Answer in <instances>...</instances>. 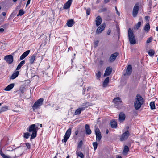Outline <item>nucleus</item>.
<instances>
[{"label": "nucleus", "instance_id": "nucleus-16", "mask_svg": "<svg viewBox=\"0 0 158 158\" xmlns=\"http://www.w3.org/2000/svg\"><path fill=\"white\" fill-rule=\"evenodd\" d=\"M95 133L96 138H101L102 136L100 130L98 128H96L95 130Z\"/></svg>", "mask_w": 158, "mask_h": 158}, {"label": "nucleus", "instance_id": "nucleus-27", "mask_svg": "<svg viewBox=\"0 0 158 158\" xmlns=\"http://www.w3.org/2000/svg\"><path fill=\"white\" fill-rule=\"evenodd\" d=\"M74 24V21L73 19H71L68 21L66 24L69 27H71Z\"/></svg>", "mask_w": 158, "mask_h": 158}, {"label": "nucleus", "instance_id": "nucleus-59", "mask_svg": "<svg viewBox=\"0 0 158 158\" xmlns=\"http://www.w3.org/2000/svg\"><path fill=\"white\" fill-rule=\"evenodd\" d=\"M2 15L5 16L6 15V13L5 12H3L2 13Z\"/></svg>", "mask_w": 158, "mask_h": 158}, {"label": "nucleus", "instance_id": "nucleus-2", "mask_svg": "<svg viewBox=\"0 0 158 158\" xmlns=\"http://www.w3.org/2000/svg\"><path fill=\"white\" fill-rule=\"evenodd\" d=\"M143 103V99L141 96L139 94L137 95L134 102V106L136 110L139 109L142 105Z\"/></svg>", "mask_w": 158, "mask_h": 158}, {"label": "nucleus", "instance_id": "nucleus-10", "mask_svg": "<svg viewBox=\"0 0 158 158\" xmlns=\"http://www.w3.org/2000/svg\"><path fill=\"white\" fill-rule=\"evenodd\" d=\"M37 54H34L29 57V61L30 64H32L35 60H36Z\"/></svg>", "mask_w": 158, "mask_h": 158}, {"label": "nucleus", "instance_id": "nucleus-39", "mask_svg": "<svg viewBox=\"0 0 158 158\" xmlns=\"http://www.w3.org/2000/svg\"><path fill=\"white\" fill-rule=\"evenodd\" d=\"M141 22H138L137 24L135 25V27L137 29H138L139 27H140L141 24Z\"/></svg>", "mask_w": 158, "mask_h": 158}, {"label": "nucleus", "instance_id": "nucleus-13", "mask_svg": "<svg viewBox=\"0 0 158 158\" xmlns=\"http://www.w3.org/2000/svg\"><path fill=\"white\" fill-rule=\"evenodd\" d=\"M73 0H68L67 2L64 4L63 8L64 9H67L69 8Z\"/></svg>", "mask_w": 158, "mask_h": 158}, {"label": "nucleus", "instance_id": "nucleus-30", "mask_svg": "<svg viewBox=\"0 0 158 158\" xmlns=\"http://www.w3.org/2000/svg\"><path fill=\"white\" fill-rule=\"evenodd\" d=\"M76 154L77 156L80 157L81 158H84V156L83 154L81 152H76Z\"/></svg>", "mask_w": 158, "mask_h": 158}, {"label": "nucleus", "instance_id": "nucleus-8", "mask_svg": "<svg viewBox=\"0 0 158 158\" xmlns=\"http://www.w3.org/2000/svg\"><path fill=\"white\" fill-rule=\"evenodd\" d=\"M132 67L131 65H128L126 69V72L124 74V75H130L132 72Z\"/></svg>", "mask_w": 158, "mask_h": 158}, {"label": "nucleus", "instance_id": "nucleus-55", "mask_svg": "<svg viewBox=\"0 0 158 158\" xmlns=\"http://www.w3.org/2000/svg\"><path fill=\"white\" fill-rule=\"evenodd\" d=\"M99 63L100 64H103V61H102V60H100L99 61Z\"/></svg>", "mask_w": 158, "mask_h": 158}, {"label": "nucleus", "instance_id": "nucleus-47", "mask_svg": "<svg viewBox=\"0 0 158 158\" xmlns=\"http://www.w3.org/2000/svg\"><path fill=\"white\" fill-rule=\"evenodd\" d=\"M115 10L116 11V14L118 15V16H119L120 15V13L117 10V7H116V6L115 7Z\"/></svg>", "mask_w": 158, "mask_h": 158}, {"label": "nucleus", "instance_id": "nucleus-19", "mask_svg": "<svg viewBox=\"0 0 158 158\" xmlns=\"http://www.w3.org/2000/svg\"><path fill=\"white\" fill-rule=\"evenodd\" d=\"M14 83L10 84L5 88L4 90L6 91H10L14 87Z\"/></svg>", "mask_w": 158, "mask_h": 158}, {"label": "nucleus", "instance_id": "nucleus-54", "mask_svg": "<svg viewBox=\"0 0 158 158\" xmlns=\"http://www.w3.org/2000/svg\"><path fill=\"white\" fill-rule=\"evenodd\" d=\"M4 31V30L3 28H0V32H3Z\"/></svg>", "mask_w": 158, "mask_h": 158}, {"label": "nucleus", "instance_id": "nucleus-34", "mask_svg": "<svg viewBox=\"0 0 158 158\" xmlns=\"http://www.w3.org/2000/svg\"><path fill=\"white\" fill-rule=\"evenodd\" d=\"M101 75V73L100 71H98L96 73V76L97 79H99Z\"/></svg>", "mask_w": 158, "mask_h": 158}, {"label": "nucleus", "instance_id": "nucleus-60", "mask_svg": "<svg viewBox=\"0 0 158 158\" xmlns=\"http://www.w3.org/2000/svg\"><path fill=\"white\" fill-rule=\"evenodd\" d=\"M101 0H97V1H96V3H99V2Z\"/></svg>", "mask_w": 158, "mask_h": 158}, {"label": "nucleus", "instance_id": "nucleus-48", "mask_svg": "<svg viewBox=\"0 0 158 158\" xmlns=\"http://www.w3.org/2000/svg\"><path fill=\"white\" fill-rule=\"evenodd\" d=\"M99 41H96L94 42V44L95 45V47H96L98 46V43Z\"/></svg>", "mask_w": 158, "mask_h": 158}, {"label": "nucleus", "instance_id": "nucleus-6", "mask_svg": "<svg viewBox=\"0 0 158 158\" xmlns=\"http://www.w3.org/2000/svg\"><path fill=\"white\" fill-rule=\"evenodd\" d=\"M106 27L105 23H103L99 27L96 31V33L99 34L101 33L104 29Z\"/></svg>", "mask_w": 158, "mask_h": 158}, {"label": "nucleus", "instance_id": "nucleus-51", "mask_svg": "<svg viewBox=\"0 0 158 158\" xmlns=\"http://www.w3.org/2000/svg\"><path fill=\"white\" fill-rule=\"evenodd\" d=\"M110 32H111V30L110 29H109L108 30V31H107V34L109 35L110 34Z\"/></svg>", "mask_w": 158, "mask_h": 158}, {"label": "nucleus", "instance_id": "nucleus-62", "mask_svg": "<svg viewBox=\"0 0 158 158\" xmlns=\"http://www.w3.org/2000/svg\"><path fill=\"white\" fill-rule=\"evenodd\" d=\"M124 139H120V140H121V141H123L124 140Z\"/></svg>", "mask_w": 158, "mask_h": 158}, {"label": "nucleus", "instance_id": "nucleus-40", "mask_svg": "<svg viewBox=\"0 0 158 158\" xmlns=\"http://www.w3.org/2000/svg\"><path fill=\"white\" fill-rule=\"evenodd\" d=\"M152 41V38L151 37L149 38L146 41V43H149Z\"/></svg>", "mask_w": 158, "mask_h": 158}, {"label": "nucleus", "instance_id": "nucleus-52", "mask_svg": "<svg viewBox=\"0 0 158 158\" xmlns=\"http://www.w3.org/2000/svg\"><path fill=\"white\" fill-rule=\"evenodd\" d=\"M30 1H31V0H28V1H27V4H26V6H27V5H28L29 4H30Z\"/></svg>", "mask_w": 158, "mask_h": 158}, {"label": "nucleus", "instance_id": "nucleus-25", "mask_svg": "<svg viewBox=\"0 0 158 158\" xmlns=\"http://www.w3.org/2000/svg\"><path fill=\"white\" fill-rule=\"evenodd\" d=\"M19 72L16 71L15 73H13L10 77V79H14L16 78L18 76L19 74Z\"/></svg>", "mask_w": 158, "mask_h": 158}, {"label": "nucleus", "instance_id": "nucleus-45", "mask_svg": "<svg viewBox=\"0 0 158 158\" xmlns=\"http://www.w3.org/2000/svg\"><path fill=\"white\" fill-rule=\"evenodd\" d=\"M86 14L88 15H89L90 14V9H87L86 11Z\"/></svg>", "mask_w": 158, "mask_h": 158}, {"label": "nucleus", "instance_id": "nucleus-61", "mask_svg": "<svg viewBox=\"0 0 158 158\" xmlns=\"http://www.w3.org/2000/svg\"><path fill=\"white\" fill-rule=\"evenodd\" d=\"M156 30L158 31V26H157L156 27Z\"/></svg>", "mask_w": 158, "mask_h": 158}, {"label": "nucleus", "instance_id": "nucleus-24", "mask_svg": "<svg viewBox=\"0 0 158 158\" xmlns=\"http://www.w3.org/2000/svg\"><path fill=\"white\" fill-rule=\"evenodd\" d=\"M111 126L112 128H116L117 125L116 122L114 120H112L110 122Z\"/></svg>", "mask_w": 158, "mask_h": 158}, {"label": "nucleus", "instance_id": "nucleus-44", "mask_svg": "<svg viewBox=\"0 0 158 158\" xmlns=\"http://www.w3.org/2000/svg\"><path fill=\"white\" fill-rule=\"evenodd\" d=\"M38 58L39 59V62H40L43 60V56H40L38 57Z\"/></svg>", "mask_w": 158, "mask_h": 158}, {"label": "nucleus", "instance_id": "nucleus-12", "mask_svg": "<svg viewBox=\"0 0 158 158\" xmlns=\"http://www.w3.org/2000/svg\"><path fill=\"white\" fill-rule=\"evenodd\" d=\"M112 70V69L110 67H107L104 76H107L111 74Z\"/></svg>", "mask_w": 158, "mask_h": 158}, {"label": "nucleus", "instance_id": "nucleus-14", "mask_svg": "<svg viewBox=\"0 0 158 158\" xmlns=\"http://www.w3.org/2000/svg\"><path fill=\"white\" fill-rule=\"evenodd\" d=\"M102 18L100 16L97 17L95 20L96 25V26L98 27L102 23Z\"/></svg>", "mask_w": 158, "mask_h": 158}, {"label": "nucleus", "instance_id": "nucleus-57", "mask_svg": "<svg viewBox=\"0 0 158 158\" xmlns=\"http://www.w3.org/2000/svg\"><path fill=\"white\" fill-rule=\"evenodd\" d=\"M110 0H104V2L106 3H107L109 2Z\"/></svg>", "mask_w": 158, "mask_h": 158}, {"label": "nucleus", "instance_id": "nucleus-21", "mask_svg": "<svg viewBox=\"0 0 158 158\" xmlns=\"http://www.w3.org/2000/svg\"><path fill=\"white\" fill-rule=\"evenodd\" d=\"M125 118V114L123 113H121L119 115V120L120 122L124 120Z\"/></svg>", "mask_w": 158, "mask_h": 158}, {"label": "nucleus", "instance_id": "nucleus-31", "mask_svg": "<svg viewBox=\"0 0 158 158\" xmlns=\"http://www.w3.org/2000/svg\"><path fill=\"white\" fill-rule=\"evenodd\" d=\"M25 90V89L23 87H20L19 89L20 93H19V94H22Z\"/></svg>", "mask_w": 158, "mask_h": 158}, {"label": "nucleus", "instance_id": "nucleus-26", "mask_svg": "<svg viewBox=\"0 0 158 158\" xmlns=\"http://www.w3.org/2000/svg\"><path fill=\"white\" fill-rule=\"evenodd\" d=\"M109 77H107L105 79L103 83V87H105L107 86V84L109 82Z\"/></svg>", "mask_w": 158, "mask_h": 158}, {"label": "nucleus", "instance_id": "nucleus-46", "mask_svg": "<svg viewBox=\"0 0 158 158\" xmlns=\"http://www.w3.org/2000/svg\"><path fill=\"white\" fill-rule=\"evenodd\" d=\"M21 66L19 64L16 68L17 70H19L21 68Z\"/></svg>", "mask_w": 158, "mask_h": 158}, {"label": "nucleus", "instance_id": "nucleus-56", "mask_svg": "<svg viewBox=\"0 0 158 158\" xmlns=\"http://www.w3.org/2000/svg\"><path fill=\"white\" fill-rule=\"evenodd\" d=\"M78 133V131L77 130L75 132V134L76 135H77Z\"/></svg>", "mask_w": 158, "mask_h": 158}, {"label": "nucleus", "instance_id": "nucleus-15", "mask_svg": "<svg viewBox=\"0 0 158 158\" xmlns=\"http://www.w3.org/2000/svg\"><path fill=\"white\" fill-rule=\"evenodd\" d=\"M30 52V50H28L24 52L20 56V60H22L27 57L29 54Z\"/></svg>", "mask_w": 158, "mask_h": 158}, {"label": "nucleus", "instance_id": "nucleus-50", "mask_svg": "<svg viewBox=\"0 0 158 158\" xmlns=\"http://www.w3.org/2000/svg\"><path fill=\"white\" fill-rule=\"evenodd\" d=\"M2 45L1 46V48H3L4 47L6 46V44H2Z\"/></svg>", "mask_w": 158, "mask_h": 158}, {"label": "nucleus", "instance_id": "nucleus-1", "mask_svg": "<svg viewBox=\"0 0 158 158\" xmlns=\"http://www.w3.org/2000/svg\"><path fill=\"white\" fill-rule=\"evenodd\" d=\"M37 130L36 125L35 124L31 125L27 129V132L24 133L23 137L25 138H28L31 136L30 138H34L36 137Z\"/></svg>", "mask_w": 158, "mask_h": 158}, {"label": "nucleus", "instance_id": "nucleus-63", "mask_svg": "<svg viewBox=\"0 0 158 158\" xmlns=\"http://www.w3.org/2000/svg\"><path fill=\"white\" fill-rule=\"evenodd\" d=\"M106 134H108V130H106Z\"/></svg>", "mask_w": 158, "mask_h": 158}, {"label": "nucleus", "instance_id": "nucleus-53", "mask_svg": "<svg viewBox=\"0 0 158 158\" xmlns=\"http://www.w3.org/2000/svg\"><path fill=\"white\" fill-rule=\"evenodd\" d=\"M68 52L69 51V50H73V48L71 47H70L68 48Z\"/></svg>", "mask_w": 158, "mask_h": 158}, {"label": "nucleus", "instance_id": "nucleus-33", "mask_svg": "<svg viewBox=\"0 0 158 158\" xmlns=\"http://www.w3.org/2000/svg\"><path fill=\"white\" fill-rule=\"evenodd\" d=\"M151 108L152 109H154L155 108V103L153 102H152L150 104Z\"/></svg>", "mask_w": 158, "mask_h": 158}, {"label": "nucleus", "instance_id": "nucleus-42", "mask_svg": "<svg viewBox=\"0 0 158 158\" xmlns=\"http://www.w3.org/2000/svg\"><path fill=\"white\" fill-rule=\"evenodd\" d=\"M25 61L24 60H23L21 61L19 64L22 67L23 65H24L25 64Z\"/></svg>", "mask_w": 158, "mask_h": 158}, {"label": "nucleus", "instance_id": "nucleus-41", "mask_svg": "<svg viewBox=\"0 0 158 158\" xmlns=\"http://www.w3.org/2000/svg\"><path fill=\"white\" fill-rule=\"evenodd\" d=\"M25 61L24 60H23L21 61L19 64L22 67L23 65H24L25 64Z\"/></svg>", "mask_w": 158, "mask_h": 158}, {"label": "nucleus", "instance_id": "nucleus-49", "mask_svg": "<svg viewBox=\"0 0 158 158\" xmlns=\"http://www.w3.org/2000/svg\"><path fill=\"white\" fill-rule=\"evenodd\" d=\"M68 139H63L62 142L63 143H66Z\"/></svg>", "mask_w": 158, "mask_h": 158}, {"label": "nucleus", "instance_id": "nucleus-35", "mask_svg": "<svg viewBox=\"0 0 158 158\" xmlns=\"http://www.w3.org/2000/svg\"><path fill=\"white\" fill-rule=\"evenodd\" d=\"M0 154L2 157L3 158H10V157L6 156L5 154L3 153L2 151H0Z\"/></svg>", "mask_w": 158, "mask_h": 158}, {"label": "nucleus", "instance_id": "nucleus-18", "mask_svg": "<svg viewBox=\"0 0 158 158\" xmlns=\"http://www.w3.org/2000/svg\"><path fill=\"white\" fill-rule=\"evenodd\" d=\"M85 107H81L79 108L78 109H77L75 112V115H79L81 114V112L82 111H83L85 110Z\"/></svg>", "mask_w": 158, "mask_h": 158}, {"label": "nucleus", "instance_id": "nucleus-22", "mask_svg": "<svg viewBox=\"0 0 158 158\" xmlns=\"http://www.w3.org/2000/svg\"><path fill=\"white\" fill-rule=\"evenodd\" d=\"M129 135V132L128 131H126L125 132L123 133L122 135L121 138H127Z\"/></svg>", "mask_w": 158, "mask_h": 158}, {"label": "nucleus", "instance_id": "nucleus-17", "mask_svg": "<svg viewBox=\"0 0 158 158\" xmlns=\"http://www.w3.org/2000/svg\"><path fill=\"white\" fill-rule=\"evenodd\" d=\"M85 132L88 135H90L91 133V131L89 125L87 124L85 125Z\"/></svg>", "mask_w": 158, "mask_h": 158}, {"label": "nucleus", "instance_id": "nucleus-58", "mask_svg": "<svg viewBox=\"0 0 158 158\" xmlns=\"http://www.w3.org/2000/svg\"><path fill=\"white\" fill-rule=\"evenodd\" d=\"M116 158H122L121 156H117Z\"/></svg>", "mask_w": 158, "mask_h": 158}, {"label": "nucleus", "instance_id": "nucleus-5", "mask_svg": "<svg viewBox=\"0 0 158 158\" xmlns=\"http://www.w3.org/2000/svg\"><path fill=\"white\" fill-rule=\"evenodd\" d=\"M139 9V5L138 4H136L134 6L132 12V15L134 17L137 16Z\"/></svg>", "mask_w": 158, "mask_h": 158}, {"label": "nucleus", "instance_id": "nucleus-23", "mask_svg": "<svg viewBox=\"0 0 158 158\" xmlns=\"http://www.w3.org/2000/svg\"><path fill=\"white\" fill-rule=\"evenodd\" d=\"M129 151V148L128 146L125 145L124 146V150L123 152V154L124 155H127L128 154Z\"/></svg>", "mask_w": 158, "mask_h": 158}, {"label": "nucleus", "instance_id": "nucleus-38", "mask_svg": "<svg viewBox=\"0 0 158 158\" xmlns=\"http://www.w3.org/2000/svg\"><path fill=\"white\" fill-rule=\"evenodd\" d=\"M83 144V141L82 140H81L78 143L77 147L79 148H81Z\"/></svg>", "mask_w": 158, "mask_h": 158}, {"label": "nucleus", "instance_id": "nucleus-32", "mask_svg": "<svg viewBox=\"0 0 158 158\" xmlns=\"http://www.w3.org/2000/svg\"><path fill=\"white\" fill-rule=\"evenodd\" d=\"M8 110V107L7 106H5L3 107L0 109V111L2 112L6 111Z\"/></svg>", "mask_w": 158, "mask_h": 158}, {"label": "nucleus", "instance_id": "nucleus-43", "mask_svg": "<svg viewBox=\"0 0 158 158\" xmlns=\"http://www.w3.org/2000/svg\"><path fill=\"white\" fill-rule=\"evenodd\" d=\"M26 145L27 148L28 149H30L31 148V145L28 143H26Z\"/></svg>", "mask_w": 158, "mask_h": 158}, {"label": "nucleus", "instance_id": "nucleus-3", "mask_svg": "<svg viewBox=\"0 0 158 158\" xmlns=\"http://www.w3.org/2000/svg\"><path fill=\"white\" fill-rule=\"evenodd\" d=\"M128 36L130 43L132 44H135L136 43L135 37L133 32L130 28L128 29Z\"/></svg>", "mask_w": 158, "mask_h": 158}, {"label": "nucleus", "instance_id": "nucleus-36", "mask_svg": "<svg viewBox=\"0 0 158 158\" xmlns=\"http://www.w3.org/2000/svg\"><path fill=\"white\" fill-rule=\"evenodd\" d=\"M24 13V11L22 9H21L19 10V13L17 15V16H22Z\"/></svg>", "mask_w": 158, "mask_h": 158}, {"label": "nucleus", "instance_id": "nucleus-9", "mask_svg": "<svg viewBox=\"0 0 158 158\" xmlns=\"http://www.w3.org/2000/svg\"><path fill=\"white\" fill-rule=\"evenodd\" d=\"M118 55V53L117 52H115L111 54L109 60V62H112L114 61Z\"/></svg>", "mask_w": 158, "mask_h": 158}, {"label": "nucleus", "instance_id": "nucleus-64", "mask_svg": "<svg viewBox=\"0 0 158 158\" xmlns=\"http://www.w3.org/2000/svg\"><path fill=\"white\" fill-rule=\"evenodd\" d=\"M97 141H100L101 139H96Z\"/></svg>", "mask_w": 158, "mask_h": 158}, {"label": "nucleus", "instance_id": "nucleus-37", "mask_svg": "<svg viewBox=\"0 0 158 158\" xmlns=\"http://www.w3.org/2000/svg\"><path fill=\"white\" fill-rule=\"evenodd\" d=\"M93 144L94 150H96L98 146V143L97 142H94L93 143Z\"/></svg>", "mask_w": 158, "mask_h": 158}, {"label": "nucleus", "instance_id": "nucleus-28", "mask_svg": "<svg viewBox=\"0 0 158 158\" xmlns=\"http://www.w3.org/2000/svg\"><path fill=\"white\" fill-rule=\"evenodd\" d=\"M148 54L150 56H154L155 53V52L154 50L152 49H150L148 52Z\"/></svg>", "mask_w": 158, "mask_h": 158}, {"label": "nucleus", "instance_id": "nucleus-20", "mask_svg": "<svg viewBox=\"0 0 158 158\" xmlns=\"http://www.w3.org/2000/svg\"><path fill=\"white\" fill-rule=\"evenodd\" d=\"M71 128H69L66 131L64 138H69L71 134Z\"/></svg>", "mask_w": 158, "mask_h": 158}, {"label": "nucleus", "instance_id": "nucleus-29", "mask_svg": "<svg viewBox=\"0 0 158 158\" xmlns=\"http://www.w3.org/2000/svg\"><path fill=\"white\" fill-rule=\"evenodd\" d=\"M150 29V26L149 23H147L145 25L144 30L147 32H148L149 31Z\"/></svg>", "mask_w": 158, "mask_h": 158}, {"label": "nucleus", "instance_id": "nucleus-7", "mask_svg": "<svg viewBox=\"0 0 158 158\" xmlns=\"http://www.w3.org/2000/svg\"><path fill=\"white\" fill-rule=\"evenodd\" d=\"M4 60L9 64H11L13 61V58L11 55L6 56L4 57Z\"/></svg>", "mask_w": 158, "mask_h": 158}, {"label": "nucleus", "instance_id": "nucleus-4", "mask_svg": "<svg viewBox=\"0 0 158 158\" xmlns=\"http://www.w3.org/2000/svg\"><path fill=\"white\" fill-rule=\"evenodd\" d=\"M43 100L42 98H40L34 103L32 106V108L34 111L36 109L39 108L40 106L42 105Z\"/></svg>", "mask_w": 158, "mask_h": 158}, {"label": "nucleus", "instance_id": "nucleus-11", "mask_svg": "<svg viewBox=\"0 0 158 158\" xmlns=\"http://www.w3.org/2000/svg\"><path fill=\"white\" fill-rule=\"evenodd\" d=\"M113 102L116 105H118L120 104L122 102L121 99L120 98L118 97L115 98L113 100Z\"/></svg>", "mask_w": 158, "mask_h": 158}]
</instances>
